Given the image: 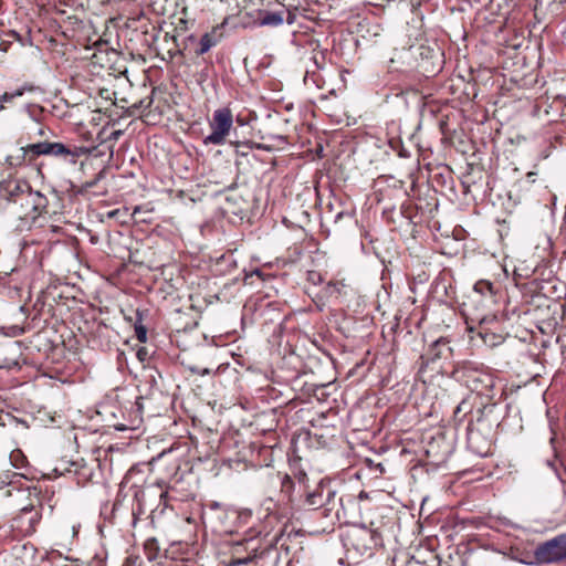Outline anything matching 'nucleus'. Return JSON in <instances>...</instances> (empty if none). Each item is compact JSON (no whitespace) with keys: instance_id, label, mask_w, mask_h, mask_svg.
I'll list each match as a JSON object with an SVG mask.
<instances>
[{"instance_id":"obj_1","label":"nucleus","mask_w":566,"mask_h":566,"mask_svg":"<svg viewBox=\"0 0 566 566\" xmlns=\"http://www.w3.org/2000/svg\"><path fill=\"white\" fill-rule=\"evenodd\" d=\"M233 127V114L230 108L221 107L213 112L209 120L210 134L203 138V144L223 145Z\"/></svg>"},{"instance_id":"obj_2","label":"nucleus","mask_w":566,"mask_h":566,"mask_svg":"<svg viewBox=\"0 0 566 566\" xmlns=\"http://www.w3.org/2000/svg\"><path fill=\"white\" fill-rule=\"evenodd\" d=\"M14 207L20 219L34 221L46 210L48 199L30 187L23 197L15 202Z\"/></svg>"},{"instance_id":"obj_3","label":"nucleus","mask_w":566,"mask_h":566,"mask_svg":"<svg viewBox=\"0 0 566 566\" xmlns=\"http://www.w3.org/2000/svg\"><path fill=\"white\" fill-rule=\"evenodd\" d=\"M539 563L553 564L566 558V534H559L539 544L535 549Z\"/></svg>"},{"instance_id":"obj_4","label":"nucleus","mask_w":566,"mask_h":566,"mask_svg":"<svg viewBox=\"0 0 566 566\" xmlns=\"http://www.w3.org/2000/svg\"><path fill=\"white\" fill-rule=\"evenodd\" d=\"M40 518L41 514L39 511L34 510L33 506H25L21 510L19 515L13 518L11 527L20 535L28 536L34 533Z\"/></svg>"},{"instance_id":"obj_5","label":"nucleus","mask_w":566,"mask_h":566,"mask_svg":"<svg viewBox=\"0 0 566 566\" xmlns=\"http://www.w3.org/2000/svg\"><path fill=\"white\" fill-rule=\"evenodd\" d=\"M345 501L346 499L344 496H337L336 491L331 488L329 482H326V490L323 501L324 514L326 516L334 514L337 521H342L346 517ZM352 501V496H347V502Z\"/></svg>"},{"instance_id":"obj_6","label":"nucleus","mask_w":566,"mask_h":566,"mask_svg":"<svg viewBox=\"0 0 566 566\" xmlns=\"http://www.w3.org/2000/svg\"><path fill=\"white\" fill-rule=\"evenodd\" d=\"M51 142H40L19 148L17 156H9V163L33 161L39 156H51Z\"/></svg>"},{"instance_id":"obj_7","label":"nucleus","mask_w":566,"mask_h":566,"mask_svg":"<svg viewBox=\"0 0 566 566\" xmlns=\"http://www.w3.org/2000/svg\"><path fill=\"white\" fill-rule=\"evenodd\" d=\"M88 149L86 147H69L62 143L51 144V156L64 158L69 163H76L77 158L87 155Z\"/></svg>"},{"instance_id":"obj_8","label":"nucleus","mask_w":566,"mask_h":566,"mask_svg":"<svg viewBox=\"0 0 566 566\" xmlns=\"http://www.w3.org/2000/svg\"><path fill=\"white\" fill-rule=\"evenodd\" d=\"M29 188L30 185L25 180L12 179L2 184L1 192L11 203L15 205Z\"/></svg>"},{"instance_id":"obj_9","label":"nucleus","mask_w":566,"mask_h":566,"mask_svg":"<svg viewBox=\"0 0 566 566\" xmlns=\"http://www.w3.org/2000/svg\"><path fill=\"white\" fill-rule=\"evenodd\" d=\"M284 23V11H264L260 14L259 24L276 28Z\"/></svg>"},{"instance_id":"obj_10","label":"nucleus","mask_w":566,"mask_h":566,"mask_svg":"<svg viewBox=\"0 0 566 566\" xmlns=\"http://www.w3.org/2000/svg\"><path fill=\"white\" fill-rule=\"evenodd\" d=\"M326 490V482L321 481L313 492H310L306 496V504L313 509L323 507V501Z\"/></svg>"},{"instance_id":"obj_11","label":"nucleus","mask_w":566,"mask_h":566,"mask_svg":"<svg viewBox=\"0 0 566 566\" xmlns=\"http://www.w3.org/2000/svg\"><path fill=\"white\" fill-rule=\"evenodd\" d=\"M449 342L444 338L437 339L429 349V355L431 360L439 358H447L451 348L449 347Z\"/></svg>"},{"instance_id":"obj_12","label":"nucleus","mask_w":566,"mask_h":566,"mask_svg":"<svg viewBox=\"0 0 566 566\" xmlns=\"http://www.w3.org/2000/svg\"><path fill=\"white\" fill-rule=\"evenodd\" d=\"M217 39L214 35V31L205 33L199 42V49L196 51L198 55H202L207 53L211 48L217 44Z\"/></svg>"},{"instance_id":"obj_13","label":"nucleus","mask_w":566,"mask_h":566,"mask_svg":"<svg viewBox=\"0 0 566 566\" xmlns=\"http://www.w3.org/2000/svg\"><path fill=\"white\" fill-rule=\"evenodd\" d=\"M145 552L149 560H155L159 553V545L156 538H148L145 542Z\"/></svg>"},{"instance_id":"obj_14","label":"nucleus","mask_w":566,"mask_h":566,"mask_svg":"<svg viewBox=\"0 0 566 566\" xmlns=\"http://www.w3.org/2000/svg\"><path fill=\"white\" fill-rule=\"evenodd\" d=\"M24 476V474H19L10 471H6L0 474V490L4 486H12L15 482V478Z\"/></svg>"},{"instance_id":"obj_15","label":"nucleus","mask_w":566,"mask_h":566,"mask_svg":"<svg viewBox=\"0 0 566 566\" xmlns=\"http://www.w3.org/2000/svg\"><path fill=\"white\" fill-rule=\"evenodd\" d=\"M10 462L14 468L22 469L27 463V458L20 450H14L10 454Z\"/></svg>"},{"instance_id":"obj_16","label":"nucleus","mask_w":566,"mask_h":566,"mask_svg":"<svg viewBox=\"0 0 566 566\" xmlns=\"http://www.w3.org/2000/svg\"><path fill=\"white\" fill-rule=\"evenodd\" d=\"M296 11L297 8L287 9L286 11H284V22H286L287 24L295 23L297 17Z\"/></svg>"},{"instance_id":"obj_17","label":"nucleus","mask_w":566,"mask_h":566,"mask_svg":"<svg viewBox=\"0 0 566 566\" xmlns=\"http://www.w3.org/2000/svg\"><path fill=\"white\" fill-rule=\"evenodd\" d=\"M136 337L140 343H145L147 340V332L143 325L135 326Z\"/></svg>"},{"instance_id":"obj_18","label":"nucleus","mask_w":566,"mask_h":566,"mask_svg":"<svg viewBox=\"0 0 566 566\" xmlns=\"http://www.w3.org/2000/svg\"><path fill=\"white\" fill-rule=\"evenodd\" d=\"M474 290L480 293H484L485 291L492 290V284L490 282L480 281V282L475 283Z\"/></svg>"},{"instance_id":"obj_19","label":"nucleus","mask_w":566,"mask_h":566,"mask_svg":"<svg viewBox=\"0 0 566 566\" xmlns=\"http://www.w3.org/2000/svg\"><path fill=\"white\" fill-rule=\"evenodd\" d=\"M22 95V92L21 91H15L13 93H4L0 96V99L4 103H9L11 102L14 97H18V96H21Z\"/></svg>"},{"instance_id":"obj_20","label":"nucleus","mask_w":566,"mask_h":566,"mask_svg":"<svg viewBox=\"0 0 566 566\" xmlns=\"http://www.w3.org/2000/svg\"><path fill=\"white\" fill-rule=\"evenodd\" d=\"M253 560L252 556H248L244 558H235L231 562V566H240V565H248Z\"/></svg>"},{"instance_id":"obj_21","label":"nucleus","mask_w":566,"mask_h":566,"mask_svg":"<svg viewBox=\"0 0 566 566\" xmlns=\"http://www.w3.org/2000/svg\"><path fill=\"white\" fill-rule=\"evenodd\" d=\"M325 291L328 295H333L334 293H338L339 289L336 283L329 282L327 286L325 287Z\"/></svg>"},{"instance_id":"obj_22","label":"nucleus","mask_w":566,"mask_h":566,"mask_svg":"<svg viewBox=\"0 0 566 566\" xmlns=\"http://www.w3.org/2000/svg\"><path fill=\"white\" fill-rule=\"evenodd\" d=\"M23 333V329L21 327H18V326H12L10 327V333H8L7 335H10V336H19Z\"/></svg>"},{"instance_id":"obj_23","label":"nucleus","mask_w":566,"mask_h":566,"mask_svg":"<svg viewBox=\"0 0 566 566\" xmlns=\"http://www.w3.org/2000/svg\"><path fill=\"white\" fill-rule=\"evenodd\" d=\"M535 176H536V172L534 171H530L527 175H526V178L530 182H534L535 181Z\"/></svg>"},{"instance_id":"obj_24","label":"nucleus","mask_w":566,"mask_h":566,"mask_svg":"<svg viewBox=\"0 0 566 566\" xmlns=\"http://www.w3.org/2000/svg\"><path fill=\"white\" fill-rule=\"evenodd\" d=\"M190 370L192 374H197V375L200 374V370L198 369V367H191Z\"/></svg>"},{"instance_id":"obj_25","label":"nucleus","mask_w":566,"mask_h":566,"mask_svg":"<svg viewBox=\"0 0 566 566\" xmlns=\"http://www.w3.org/2000/svg\"><path fill=\"white\" fill-rule=\"evenodd\" d=\"M167 499V492L160 494V501L164 502Z\"/></svg>"},{"instance_id":"obj_26","label":"nucleus","mask_w":566,"mask_h":566,"mask_svg":"<svg viewBox=\"0 0 566 566\" xmlns=\"http://www.w3.org/2000/svg\"><path fill=\"white\" fill-rule=\"evenodd\" d=\"M209 373H210V370H209V369H207V368H205V369L200 370V375H202V376H203V375H208Z\"/></svg>"},{"instance_id":"obj_27","label":"nucleus","mask_w":566,"mask_h":566,"mask_svg":"<svg viewBox=\"0 0 566 566\" xmlns=\"http://www.w3.org/2000/svg\"><path fill=\"white\" fill-rule=\"evenodd\" d=\"M460 411H462V405H459V406L457 407L455 413H458V412H460Z\"/></svg>"},{"instance_id":"obj_28","label":"nucleus","mask_w":566,"mask_h":566,"mask_svg":"<svg viewBox=\"0 0 566 566\" xmlns=\"http://www.w3.org/2000/svg\"><path fill=\"white\" fill-rule=\"evenodd\" d=\"M3 105H4L3 102L0 99V111L3 109V107H4Z\"/></svg>"},{"instance_id":"obj_29","label":"nucleus","mask_w":566,"mask_h":566,"mask_svg":"<svg viewBox=\"0 0 566 566\" xmlns=\"http://www.w3.org/2000/svg\"><path fill=\"white\" fill-rule=\"evenodd\" d=\"M485 322H486V317L482 318L480 323L484 324Z\"/></svg>"},{"instance_id":"obj_30","label":"nucleus","mask_w":566,"mask_h":566,"mask_svg":"<svg viewBox=\"0 0 566 566\" xmlns=\"http://www.w3.org/2000/svg\"><path fill=\"white\" fill-rule=\"evenodd\" d=\"M218 506H219L218 503H213V505H212L213 509H217Z\"/></svg>"},{"instance_id":"obj_31","label":"nucleus","mask_w":566,"mask_h":566,"mask_svg":"<svg viewBox=\"0 0 566 566\" xmlns=\"http://www.w3.org/2000/svg\"><path fill=\"white\" fill-rule=\"evenodd\" d=\"M258 148H259V149H264V146L259 145V146H258Z\"/></svg>"},{"instance_id":"obj_32","label":"nucleus","mask_w":566,"mask_h":566,"mask_svg":"<svg viewBox=\"0 0 566 566\" xmlns=\"http://www.w3.org/2000/svg\"><path fill=\"white\" fill-rule=\"evenodd\" d=\"M6 495L10 496V495H11V491H10V490H8V492H7V494H6Z\"/></svg>"}]
</instances>
